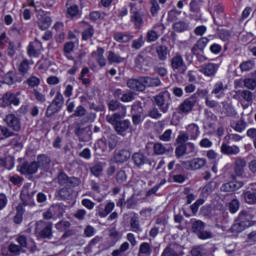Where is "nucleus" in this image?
I'll use <instances>...</instances> for the list:
<instances>
[{
    "label": "nucleus",
    "mask_w": 256,
    "mask_h": 256,
    "mask_svg": "<svg viewBox=\"0 0 256 256\" xmlns=\"http://www.w3.org/2000/svg\"><path fill=\"white\" fill-rule=\"evenodd\" d=\"M124 117L125 115L119 113L108 114L106 116L107 123L112 125L114 131L122 137H125V133H127L131 127V121L127 119L123 120Z\"/></svg>",
    "instance_id": "obj_1"
},
{
    "label": "nucleus",
    "mask_w": 256,
    "mask_h": 256,
    "mask_svg": "<svg viewBox=\"0 0 256 256\" xmlns=\"http://www.w3.org/2000/svg\"><path fill=\"white\" fill-rule=\"evenodd\" d=\"M35 233L38 239H53V222L44 220L36 222Z\"/></svg>",
    "instance_id": "obj_2"
},
{
    "label": "nucleus",
    "mask_w": 256,
    "mask_h": 256,
    "mask_svg": "<svg viewBox=\"0 0 256 256\" xmlns=\"http://www.w3.org/2000/svg\"><path fill=\"white\" fill-rule=\"evenodd\" d=\"M154 103L162 113H167L171 107V93L169 91L160 92L154 97Z\"/></svg>",
    "instance_id": "obj_3"
},
{
    "label": "nucleus",
    "mask_w": 256,
    "mask_h": 256,
    "mask_svg": "<svg viewBox=\"0 0 256 256\" xmlns=\"http://www.w3.org/2000/svg\"><path fill=\"white\" fill-rule=\"evenodd\" d=\"M170 67L174 73H179L180 75L187 73V64L183 59V55L179 52H176L170 59Z\"/></svg>",
    "instance_id": "obj_4"
},
{
    "label": "nucleus",
    "mask_w": 256,
    "mask_h": 256,
    "mask_svg": "<svg viewBox=\"0 0 256 256\" xmlns=\"http://www.w3.org/2000/svg\"><path fill=\"white\" fill-rule=\"evenodd\" d=\"M200 93H205V90H198L192 96L184 100L182 104H180L179 110L181 113H191V111H193V108L197 104V99H199Z\"/></svg>",
    "instance_id": "obj_5"
},
{
    "label": "nucleus",
    "mask_w": 256,
    "mask_h": 256,
    "mask_svg": "<svg viewBox=\"0 0 256 256\" xmlns=\"http://www.w3.org/2000/svg\"><path fill=\"white\" fill-rule=\"evenodd\" d=\"M182 165L187 171H199V169H203L207 165V160L205 158H194L182 161Z\"/></svg>",
    "instance_id": "obj_6"
},
{
    "label": "nucleus",
    "mask_w": 256,
    "mask_h": 256,
    "mask_svg": "<svg viewBox=\"0 0 256 256\" xmlns=\"http://www.w3.org/2000/svg\"><path fill=\"white\" fill-rule=\"evenodd\" d=\"M132 161L138 169H141L143 165H150V167H155V161L149 159V157H147V155L142 152H135L132 155Z\"/></svg>",
    "instance_id": "obj_7"
},
{
    "label": "nucleus",
    "mask_w": 256,
    "mask_h": 256,
    "mask_svg": "<svg viewBox=\"0 0 256 256\" xmlns=\"http://www.w3.org/2000/svg\"><path fill=\"white\" fill-rule=\"evenodd\" d=\"M4 123L13 133H19V131H21V118L17 117L15 114L6 115Z\"/></svg>",
    "instance_id": "obj_8"
},
{
    "label": "nucleus",
    "mask_w": 256,
    "mask_h": 256,
    "mask_svg": "<svg viewBox=\"0 0 256 256\" xmlns=\"http://www.w3.org/2000/svg\"><path fill=\"white\" fill-rule=\"evenodd\" d=\"M35 193L36 191L31 188V184H25L22 187L20 199L22 201L23 207L31 205V203H33V197H35Z\"/></svg>",
    "instance_id": "obj_9"
},
{
    "label": "nucleus",
    "mask_w": 256,
    "mask_h": 256,
    "mask_svg": "<svg viewBox=\"0 0 256 256\" xmlns=\"http://www.w3.org/2000/svg\"><path fill=\"white\" fill-rule=\"evenodd\" d=\"M129 7H130V13H131V17H130L131 23H134L135 29H141L144 23L143 14H141L139 10H137L136 3H130Z\"/></svg>",
    "instance_id": "obj_10"
},
{
    "label": "nucleus",
    "mask_w": 256,
    "mask_h": 256,
    "mask_svg": "<svg viewBox=\"0 0 256 256\" xmlns=\"http://www.w3.org/2000/svg\"><path fill=\"white\" fill-rule=\"evenodd\" d=\"M37 171H39V164H37V161H33L31 163L24 162L19 168L21 175H35Z\"/></svg>",
    "instance_id": "obj_11"
},
{
    "label": "nucleus",
    "mask_w": 256,
    "mask_h": 256,
    "mask_svg": "<svg viewBox=\"0 0 256 256\" xmlns=\"http://www.w3.org/2000/svg\"><path fill=\"white\" fill-rule=\"evenodd\" d=\"M183 248L177 243L169 244L162 252L161 256H183Z\"/></svg>",
    "instance_id": "obj_12"
},
{
    "label": "nucleus",
    "mask_w": 256,
    "mask_h": 256,
    "mask_svg": "<svg viewBox=\"0 0 256 256\" xmlns=\"http://www.w3.org/2000/svg\"><path fill=\"white\" fill-rule=\"evenodd\" d=\"M145 77H139V78H131L127 81L126 85L128 89H131L132 91H145Z\"/></svg>",
    "instance_id": "obj_13"
},
{
    "label": "nucleus",
    "mask_w": 256,
    "mask_h": 256,
    "mask_svg": "<svg viewBox=\"0 0 256 256\" xmlns=\"http://www.w3.org/2000/svg\"><path fill=\"white\" fill-rule=\"evenodd\" d=\"M20 100L14 93L7 92L0 98L1 107H9V105H19Z\"/></svg>",
    "instance_id": "obj_14"
},
{
    "label": "nucleus",
    "mask_w": 256,
    "mask_h": 256,
    "mask_svg": "<svg viewBox=\"0 0 256 256\" xmlns=\"http://www.w3.org/2000/svg\"><path fill=\"white\" fill-rule=\"evenodd\" d=\"M243 185H244L243 182H237V181L227 182L220 187V191L222 193H233L235 191H239V189H241Z\"/></svg>",
    "instance_id": "obj_15"
},
{
    "label": "nucleus",
    "mask_w": 256,
    "mask_h": 256,
    "mask_svg": "<svg viewBox=\"0 0 256 256\" xmlns=\"http://www.w3.org/2000/svg\"><path fill=\"white\" fill-rule=\"evenodd\" d=\"M155 29H161V31H165V25L160 24L158 26H154L153 29L149 30L146 33L147 43H155V41H157V39H159V37H161V35H159V32H157V30H155Z\"/></svg>",
    "instance_id": "obj_16"
},
{
    "label": "nucleus",
    "mask_w": 256,
    "mask_h": 256,
    "mask_svg": "<svg viewBox=\"0 0 256 256\" xmlns=\"http://www.w3.org/2000/svg\"><path fill=\"white\" fill-rule=\"evenodd\" d=\"M217 71H219V64L215 63H208L200 69V73H203L206 77H215Z\"/></svg>",
    "instance_id": "obj_17"
},
{
    "label": "nucleus",
    "mask_w": 256,
    "mask_h": 256,
    "mask_svg": "<svg viewBox=\"0 0 256 256\" xmlns=\"http://www.w3.org/2000/svg\"><path fill=\"white\" fill-rule=\"evenodd\" d=\"M113 159L114 163H127V160L131 159V151L127 149L119 150L118 152H115Z\"/></svg>",
    "instance_id": "obj_18"
},
{
    "label": "nucleus",
    "mask_w": 256,
    "mask_h": 256,
    "mask_svg": "<svg viewBox=\"0 0 256 256\" xmlns=\"http://www.w3.org/2000/svg\"><path fill=\"white\" fill-rule=\"evenodd\" d=\"M245 167H247V161L245 158L237 157L234 162V173L237 177L243 176L245 173Z\"/></svg>",
    "instance_id": "obj_19"
},
{
    "label": "nucleus",
    "mask_w": 256,
    "mask_h": 256,
    "mask_svg": "<svg viewBox=\"0 0 256 256\" xmlns=\"http://www.w3.org/2000/svg\"><path fill=\"white\" fill-rule=\"evenodd\" d=\"M108 109L109 111H119L118 115H127V108L117 100H110Z\"/></svg>",
    "instance_id": "obj_20"
},
{
    "label": "nucleus",
    "mask_w": 256,
    "mask_h": 256,
    "mask_svg": "<svg viewBox=\"0 0 256 256\" xmlns=\"http://www.w3.org/2000/svg\"><path fill=\"white\" fill-rule=\"evenodd\" d=\"M53 20L47 15H38L37 25L41 31H47Z\"/></svg>",
    "instance_id": "obj_21"
},
{
    "label": "nucleus",
    "mask_w": 256,
    "mask_h": 256,
    "mask_svg": "<svg viewBox=\"0 0 256 256\" xmlns=\"http://www.w3.org/2000/svg\"><path fill=\"white\" fill-rule=\"evenodd\" d=\"M253 219V214L250 211L243 210L239 213L238 223L246 227H251V220Z\"/></svg>",
    "instance_id": "obj_22"
},
{
    "label": "nucleus",
    "mask_w": 256,
    "mask_h": 256,
    "mask_svg": "<svg viewBox=\"0 0 256 256\" xmlns=\"http://www.w3.org/2000/svg\"><path fill=\"white\" fill-rule=\"evenodd\" d=\"M221 115H225V117H237V110H235V107L231 105L229 102H222V111Z\"/></svg>",
    "instance_id": "obj_23"
},
{
    "label": "nucleus",
    "mask_w": 256,
    "mask_h": 256,
    "mask_svg": "<svg viewBox=\"0 0 256 256\" xmlns=\"http://www.w3.org/2000/svg\"><path fill=\"white\" fill-rule=\"evenodd\" d=\"M220 151L223 155H239V153H241L239 146H229L226 143L221 145Z\"/></svg>",
    "instance_id": "obj_24"
},
{
    "label": "nucleus",
    "mask_w": 256,
    "mask_h": 256,
    "mask_svg": "<svg viewBox=\"0 0 256 256\" xmlns=\"http://www.w3.org/2000/svg\"><path fill=\"white\" fill-rule=\"evenodd\" d=\"M172 29L176 33H185V31H191V25L187 21H177L173 24Z\"/></svg>",
    "instance_id": "obj_25"
},
{
    "label": "nucleus",
    "mask_w": 256,
    "mask_h": 256,
    "mask_svg": "<svg viewBox=\"0 0 256 256\" xmlns=\"http://www.w3.org/2000/svg\"><path fill=\"white\" fill-rule=\"evenodd\" d=\"M209 43V38L207 37H202L200 38L196 44L191 49L192 53H196V51H200V53H203L205 51V47H207Z\"/></svg>",
    "instance_id": "obj_26"
},
{
    "label": "nucleus",
    "mask_w": 256,
    "mask_h": 256,
    "mask_svg": "<svg viewBox=\"0 0 256 256\" xmlns=\"http://www.w3.org/2000/svg\"><path fill=\"white\" fill-rule=\"evenodd\" d=\"M0 167H4L8 171H11L15 167V158L10 155H5L2 159H0Z\"/></svg>",
    "instance_id": "obj_27"
},
{
    "label": "nucleus",
    "mask_w": 256,
    "mask_h": 256,
    "mask_svg": "<svg viewBox=\"0 0 256 256\" xmlns=\"http://www.w3.org/2000/svg\"><path fill=\"white\" fill-rule=\"evenodd\" d=\"M130 230L133 231V233H141L143 231V228H141V222L139 221V216L137 214H134L130 218Z\"/></svg>",
    "instance_id": "obj_28"
},
{
    "label": "nucleus",
    "mask_w": 256,
    "mask_h": 256,
    "mask_svg": "<svg viewBox=\"0 0 256 256\" xmlns=\"http://www.w3.org/2000/svg\"><path fill=\"white\" fill-rule=\"evenodd\" d=\"M38 169H49V165H51V158H49L45 154H40L37 156Z\"/></svg>",
    "instance_id": "obj_29"
},
{
    "label": "nucleus",
    "mask_w": 256,
    "mask_h": 256,
    "mask_svg": "<svg viewBox=\"0 0 256 256\" xmlns=\"http://www.w3.org/2000/svg\"><path fill=\"white\" fill-rule=\"evenodd\" d=\"M163 83L161 82V79L158 77H149L144 76V87L147 89V87H161Z\"/></svg>",
    "instance_id": "obj_30"
},
{
    "label": "nucleus",
    "mask_w": 256,
    "mask_h": 256,
    "mask_svg": "<svg viewBox=\"0 0 256 256\" xmlns=\"http://www.w3.org/2000/svg\"><path fill=\"white\" fill-rule=\"evenodd\" d=\"M23 215H25V206L18 204L16 207V214L13 218L15 225H21L23 223Z\"/></svg>",
    "instance_id": "obj_31"
},
{
    "label": "nucleus",
    "mask_w": 256,
    "mask_h": 256,
    "mask_svg": "<svg viewBox=\"0 0 256 256\" xmlns=\"http://www.w3.org/2000/svg\"><path fill=\"white\" fill-rule=\"evenodd\" d=\"M217 187H219V183H217V181L212 180V181L208 182L202 188V195H204V197H209V195H211V193H213V191H215V189Z\"/></svg>",
    "instance_id": "obj_32"
},
{
    "label": "nucleus",
    "mask_w": 256,
    "mask_h": 256,
    "mask_svg": "<svg viewBox=\"0 0 256 256\" xmlns=\"http://www.w3.org/2000/svg\"><path fill=\"white\" fill-rule=\"evenodd\" d=\"M85 25V30L82 32V39L83 41H89L95 35V28L93 25L89 24V22H83Z\"/></svg>",
    "instance_id": "obj_33"
},
{
    "label": "nucleus",
    "mask_w": 256,
    "mask_h": 256,
    "mask_svg": "<svg viewBox=\"0 0 256 256\" xmlns=\"http://www.w3.org/2000/svg\"><path fill=\"white\" fill-rule=\"evenodd\" d=\"M225 91H227V85L223 84V82H217L214 84L212 94L216 95L219 99L222 95H224Z\"/></svg>",
    "instance_id": "obj_34"
},
{
    "label": "nucleus",
    "mask_w": 256,
    "mask_h": 256,
    "mask_svg": "<svg viewBox=\"0 0 256 256\" xmlns=\"http://www.w3.org/2000/svg\"><path fill=\"white\" fill-rule=\"evenodd\" d=\"M156 53L159 61H167V56L169 55V48L165 45H160L156 47Z\"/></svg>",
    "instance_id": "obj_35"
},
{
    "label": "nucleus",
    "mask_w": 256,
    "mask_h": 256,
    "mask_svg": "<svg viewBox=\"0 0 256 256\" xmlns=\"http://www.w3.org/2000/svg\"><path fill=\"white\" fill-rule=\"evenodd\" d=\"M107 60L110 63V65H113V63H116V64L123 63V61H125V58L121 57L119 54L115 53L114 51H109Z\"/></svg>",
    "instance_id": "obj_36"
},
{
    "label": "nucleus",
    "mask_w": 256,
    "mask_h": 256,
    "mask_svg": "<svg viewBox=\"0 0 256 256\" xmlns=\"http://www.w3.org/2000/svg\"><path fill=\"white\" fill-rule=\"evenodd\" d=\"M183 168V162H181V164H176V161L173 160L168 163V170L172 171V175L183 173Z\"/></svg>",
    "instance_id": "obj_37"
},
{
    "label": "nucleus",
    "mask_w": 256,
    "mask_h": 256,
    "mask_svg": "<svg viewBox=\"0 0 256 256\" xmlns=\"http://www.w3.org/2000/svg\"><path fill=\"white\" fill-rule=\"evenodd\" d=\"M186 134L190 139H197V137H199V126H197V124H189Z\"/></svg>",
    "instance_id": "obj_38"
},
{
    "label": "nucleus",
    "mask_w": 256,
    "mask_h": 256,
    "mask_svg": "<svg viewBox=\"0 0 256 256\" xmlns=\"http://www.w3.org/2000/svg\"><path fill=\"white\" fill-rule=\"evenodd\" d=\"M114 39L118 43H129V41H131V39H133V35L118 32V33L114 34Z\"/></svg>",
    "instance_id": "obj_39"
},
{
    "label": "nucleus",
    "mask_w": 256,
    "mask_h": 256,
    "mask_svg": "<svg viewBox=\"0 0 256 256\" xmlns=\"http://www.w3.org/2000/svg\"><path fill=\"white\" fill-rule=\"evenodd\" d=\"M75 135L78 136L79 141H86L89 139V128L78 127L75 129Z\"/></svg>",
    "instance_id": "obj_40"
},
{
    "label": "nucleus",
    "mask_w": 256,
    "mask_h": 256,
    "mask_svg": "<svg viewBox=\"0 0 256 256\" xmlns=\"http://www.w3.org/2000/svg\"><path fill=\"white\" fill-rule=\"evenodd\" d=\"M9 137H15V133L11 131L7 126L0 125V141L9 139Z\"/></svg>",
    "instance_id": "obj_41"
},
{
    "label": "nucleus",
    "mask_w": 256,
    "mask_h": 256,
    "mask_svg": "<svg viewBox=\"0 0 256 256\" xmlns=\"http://www.w3.org/2000/svg\"><path fill=\"white\" fill-rule=\"evenodd\" d=\"M232 129L237 133H243L245 129H247V122L245 119L241 118L240 120L236 121L234 125H231Z\"/></svg>",
    "instance_id": "obj_42"
},
{
    "label": "nucleus",
    "mask_w": 256,
    "mask_h": 256,
    "mask_svg": "<svg viewBox=\"0 0 256 256\" xmlns=\"http://www.w3.org/2000/svg\"><path fill=\"white\" fill-rule=\"evenodd\" d=\"M252 78H246L243 80L244 87L246 89H250L251 91H255L256 89V72L252 73Z\"/></svg>",
    "instance_id": "obj_43"
},
{
    "label": "nucleus",
    "mask_w": 256,
    "mask_h": 256,
    "mask_svg": "<svg viewBox=\"0 0 256 256\" xmlns=\"http://www.w3.org/2000/svg\"><path fill=\"white\" fill-rule=\"evenodd\" d=\"M153 151L155 155H165V153L168 152L169 149L161 142H156L153 145Z\"/></svg>",
    "instance_id": "obj_44"
},
{
    "label": "nucleus",
    "mask_w": 256,
    "mask_h": 256,
    "mask_svg": "<svg viewBox=\"0 0 256 256\" xmlns=\"http://www.w3.org/2000/svg\"><path fill=\"white\" fill-rule=\"evenodd\" d=\"M151 253H153V249L151 248V244H149L147 242H143L142 244H140L139 255L151 256Z\"/></svg>",
    "instance_id": "obj_45"
},
{
    "label": "nucleus",
    "mask_w": 256,
    "mask_h": 256,
    "mask_svg": "<svg viewBox=\"0 0 256 256\" xmlns=\"http://www.w3.org/2000/svg\"><path fill=\"white\" fill-rule=\"evenodd\" d=\"M240 70L242 71V73H247L253 69H255V62L252 60H247L244 61L240 64Z\"/></svg>",
    "instance_id": "obj_46"
},
{
    "label": "nucleus",
    "mask_w": 256,
    "mask_h": 256,
    "mask_svg": "<svg viewBox=\"0 0 256 256\" xmlns=\"http://www.w3.org/2000/svg\"><path fill=\"white\" fill-rule=\"evenodd\" d=\"M30 69H31V67L29 66V60H27V59H24L18 67V71H19L20 75H22L23 77H25V75H27V73H29Z\"/></svg>",
    "instance_id": "obj_47"
},
{
    "label": "nucleus",
    "mask_w": 256,
    "mask_h": 256,
    "mask_svg": "<svg viewBox=\"0 0 256 256\" xmlns=\"http://www.w3.org/2000/svg\"><path fill=\"white\" fill-rule=\"evenodd\" d=\"M67 15L69 17H81V10H79V6L74 4L67 9Z\"/></svg>",
    "instance_id": "obj_48"
},
{
    "label": "nucleus",
    "mask_w": 256,
    "mask_h": 256,
    "mask_svg": "<svg viewBox=\"0 0 256 256\" xmlns=\"http://www.w3.org/2000/svg\"><path fill=\"white\" fill-rule=\"evenodd\" d=\"M59 111H61V108L51 102V104L46 109V117H53V115H55V113H59Z\"/></svg>",
    "instance_id": "obj_49"
},
{
    "label": "nucleus",
    "mask_w": 256,
    "mask_h": 256,
    "mask_svg": "<svg viewBox=\"0 0 256 256\" xmlns=\"http://www.w3.org/2000/svg\"><path fill=\"white\" fill-rule=\"evenodd\" d=\"M16 241L22 249H29V240L27 239V236L20 234L17 236Z\"/></svg>",
    "instance_id": "obj_50"
},
{
    "label": "nucleus",
    "mask_w": 256,
    "mask_h": 256,
    "mask_svg": "<svg viewBox=\"0 0 256 256\" xmlns=\"http://www.w3.org/2000/svg\"><path fill=\"white\" fill-rule=\"evenodd\" d=\"M116 183L118 185H125L127 183V173H125V170H120L116 173Z\"/></svg>",
    "instance_id": "obj_51"
},
{
    "label": "nucleus",
    "mask_w": 256,
    "mask_h": 256,
    "mask_svg": "<svg viewBox=\"0 0 256 256\" xmlns=\"http://www.w3.org/2000/svg\"><path fill=\"white\" fill-rule=\"evenodd\" d=\"M3 83H6V85H13L15 83V74L13 71L6 72L5 76L1 79Z\"/></svg>",
    "instance_id": "obj_52"
},
{
    "label": "nucleus",
    "mask_w": 256,
    "mask_h": 256,
    "mask_svg": "<svg viewBox=\"0 0 256 256\" xmlns=\"http://www.w3.org/2000/svg\"><path fill=\"white\" fill-rule=\"evenodd\" d=\"M244 200L248 205H256V193L250 191L244 193Z\"/></svg>",
    "instance_id": "obj_53"
},
{
    "label": "nucleus",
    "mask_w": 256,
    "mask_h": 256,
    "mask_svg": "<svg viewBox=\"0 0 256 256\" xmlns=\"http://www.w3.org/2000/svg\"><path fill=\"white\" fill-rule=\"evenodd\" d=\"M26 83L29 87H39L41 85V79L35 75H31L27 80Z\"/></svg>",
    "instance_id": "obj_54"
},
{
    "label": "nucleus",
    "mask_w": 256,
    "mask_h": 256,
    "mask_svg": "<svg viewBox=\"0 0 256 256\" xmlns=\"http://www.w3.org/2000/svg\"><path fill=\"white\" fill-rule=\"evenodd\" d=\"M52 102L54 105H56L60 109H63L65 98L63 97V94H61V92H57Z\"/></svg>",
    "instance_id": "obj_55"
},
{
    "label": "nucleus",
    "mask_w": 256,
    "mask_h": 256,
    "mask_svg": "<svg viewBox=\"0 0 256 256\" xmlns=\"http://www.w3.org/2000/svg\"><path fill=\"white\" fill-rule=\"evenodd\" d=\"M59 207H55V206H52L50 207L46 212H43L42 214V217L43 219H46V220H49V219H53V217L55 216V211H59Z\"/></svg>",
    "instance_id": "obj_56"
},
{
    "label": "nucleus",
    "mask_w": 256,
    "mask_h": 256,
    "mask_svg": "<svg viewBox=\"0 0 256 256\" xmlns=\"http://www.w3.org/2000/svg\"><path fill=\"white\" fill-rule=\"evenodd\" d=\"M203 229H205V223L203 221L197 220L192 224V231L198 235Z\"/></svg>",
    "instance_id": "obj_57"
},
{
    "label": "nucleus",
    "mask_w": 256,
    "mask_h": 256,
    "mask_svg": "<svg viewBox=\"0 0 256 256\" xmlns=\"http://www.w3.org/2000/svg\"><path fill=\"white\" fill-rule=\"evenodd\" d=\"M179 15H181V11H178L177 9H172L168 12L167 21L173 23L174 21H177V19H179Z\"/></svg>",
    "instance_id": "obj_58"
},
{
    "label": "nucleus",
    "mask_w": 256,
    "mask_h": 256,
    "mask_svg": "<svg viewBox=\"0 0 256 256\" xmlns=\"http://www.w3.org/2000/svg\"><path fill=\"white\" fill-rule=\"evenodd\" d=\"M58 184L62 186L68 187L69 185V176L65 174V172H61L58 174Z\"/></svg>",
    "instance_id": "obj_59"
},
{
    "label": "nucleus",
    "mask_w": 256,
    "mask_h": 256,
    "mask_svg": "<svg viewBox=\"0 0 256 256\" xmlns=\"http://www.w3.org/2000/svg\"><path fill=\"white\" fill-rule=\"evenodd\" d=\"M59 197L62 199V201H67L68 199H71V189L61 188L59 190Z\"/></svg>",
    "instance_id": "obj_60"
},
{
    "label": "nucleus",
    "mask_w": 256,
    "mask_h": 256,
    "mask_svg": "<svg viewBox=\"0 0 256 256\" xmlns=\"http://www.w3.org/2000/svg\"><path fill=\"white\" fill-rule=\"evenodd\" d=\"M240 97H242L244 101H247V103H250V104L253 103V94L249 90H242L240 92Z\"/></svg>",
    "instance_id": "obj_61"
},
{
    "label": "nucleus",
    "mask_w": 256,
    "mask_h": 256,
    "mask_svg": "<svg viewBox=\"0 0 256 256\" xmlns=\"http://www.w3.org/2000/svg\"><path fill=\"white\" fill-rule=\"evenodd\" d=\"M9 181L10 183H12V185H16L17 187H21V185H23V177L19 176V175H13L9 177Z\"/></svg>",
    "instance_id": "obj_62"
},
{
    "label": "nucleus",
    "mask_w": 256,
    "mask_h": 256,
    "mask_svg": "<svg viewBox=\"0 0 256 256\" xmlns=\"http://www.w3.org/2000/svg\"><path fill=\"white\" fill-rule=\"evenodd\" d=\"M58 231H67L69 227H71V223L69 221H60L55 225Z\"/></svg>",
    "instance_id": "obj_63"
},
{
    "label": "nucleus",
    "mask_w": 256,
    "mask_h": 256,
    "mask_svg": "<svg viewBox=\"0 0 256 256\" xmlns=\"http://www.w3.org/2000/svg\"><path fill=\"white\" fill-rule=\"evenodd\" d=\"M229 211L230 213H235L236 211H239V200L233 199L229 203Z\"/></svg>",
    "instance_id": "obj_64"
}]
</instances>
